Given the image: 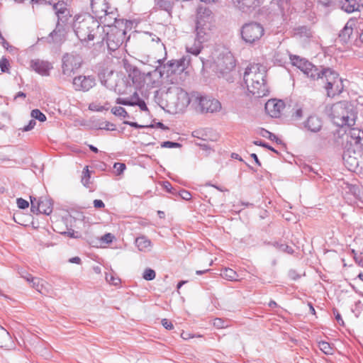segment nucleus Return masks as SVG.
Listing matches in <instances>:
<instances>
[{
    "instance_id": "6e6d98bb",
    "label": "nucleus",
    "mask_w": 363,
    "mask_h": 363,
    "mask_svg": "<svg viewBox=\"0 0 363 363\" xmlns=\"http://www.w3.org/2000/svg\"><path fill=\"white\" fill-rule=\"evenodd\" d=\"M114 239V236L111 233H106L105 234L102 238L101 240L106 243H111L112 242L113 240Z\"/></svg>"
},
{
    "instance_id": "c756f323",
    "label": "nucleus",
    "mask_w": 363,
    "mask_h": 363,
    "mask_svg": "<svg viewBox=\"0 0 363 363\" xmlns=\"http://www.w3.org/2000/svg\"><path fill=\"white\" fill-rule=\"evenodd\" d=\"M135 245L138 249L142 252L150 251L152 247V242L150 240L147 239L145 236H141L135 239Z\"/></svg>"
},
{
    "instance_id": "4c0bfd02",
    "label": "nucleus",
    "mask_w": 363,
    "mask_h": 363,
    "mask_svg": "<svg viewBox=\"0 0 363 363\" xmlns=\"http://www.w3.org/2000/svg\"><path fill=\"white\" fill-rule=\"evenodd\" d=\"M106 280L110 284L113 286H118L121 283V279L113 274V273H106Z\"/></svg>"
},
{
    "instance_id": "052dcab7",
    "label": "nucleus",
    "mask_w": 363,
    "mask_h": 363,
    "mask_svg": "<svg viewBox=\"0 0 363 363\" xmlns=\"http://www.w3.org/2000/svg\"><path fill=\"white\" fill-rule=\"evenodd\" d=\"M162 325L167 330H172L174 328L172 322L167 318H164L162 320Z\"/></svg>"
},
{
    "instance_id": "e2e57ef3",
    "label": "nucleus",
    "mask_w": 363,
    "mask_h": 363,
    "mask_svg": "<svg viewBox=\"0 0 363 363\" xmlns=\"http://www.w3.org/2000/svg\"><path fill=\"white\" fill-rule=\"evenodd\" d=\"M164 186L168 192L174 194L175 189L172 187V184L169 182H165L164 183Z\"/></svg>"
},
{
    "instance_id": "0eeeda50",
    "label": "nucleus",
    "mask_w": 363,
    "mask_h": 363,
    "mask_svg": "<svg viewBox=\"0 0 363 363\" xmlns=\"http://www.w3.org/2000/svg\"><path fill=\"white\" fill-rule=\"evenodd\" d=\"M53 9L57 16V24L56 28L50 33L48 39L51 43H60L62 40L63 33L60 29V22L65 23L70 16L69 11L64 1H58L53 5Z\"/></svg>"
},
{
    "instance_id": "1a4fd4ad",
    "label": "nucleus",
    "mask_w": 363,
    "mask_h": 363,
    "mask_svg": "<svg viewBox=\"0 0 363 363\" xmlns=\"http://www.w3.org/2000/svg\"><path fill=\"white\" fill-rule=\"evenodd\" d=\"M105 30L101 31V34L104 37L106 40V44L108 49L111 50H116L122 43L125 37V29L120 28V26H115L111 27L106 33Z\"/></svg>"
},
{
    "instance_id": "a19ab883",
    "label": "nucleus",
    "mask_w": 363,
    "mask_h": 363,
    "mask_svg": "<svg viewBox=\"0 0 363 363\" xmlns=\"http://www.w3.org/2000/svg\"><path fill=\"white\" fill-rule=\"evenodd\" d=\"M261 134L263 137L267 138L270 140H275L277 143L281 142V140L277 137V135L265 129H262Z\"/></svg>"
},
{
    "instance_id": "de8ad7c7",
    "label": "nucleus",
    "mask_w": 363,
    "mask_h": 363,
    "mask_svg": "<svg viewBox=\"0 0 363 363\" xmlns=\"http://www.w3.org/2000/svg\"><path fill=\"white\" fill-rule=\"evenodd\" d=\"M279 250L284 252H286L289 255L293 254L294 252L291 247H290L284 243H282L281 245H279Z\"/></svg>"
},
{
    "instance_id": "4d7b16f0",
    "label": "nucleus",
    "mask_w": 363,
    "mask_h": 363,
    "mask_svg": "<svg viewBox=\"0 0 363 363\" xmlns=\"http://www.w3.org/2000/svg\"><path fill=\"white\" fill-rule=\"evenodd\" d=\"M18 273H19L20 276L22 278L25 279L28 283L33 278V276L30 274H29L28 272H26L25 270H21Z\"/></svg>"
},
{
    "instance_id": "f8f14e48",
    "label": "nucleus",
    "mask_w": 363,
    "mask_h": 363,
    "mask_svg": "<svg viewBox=\"0 0 363 363\" xmlns=\"http://www.w3.org/2000/svg\"><path fill=\"white\" fill-rule=\"evenodd\" d=\"M167 96H176L177 101L173 102L174 106L182 110L184 108L189 106L191 101H192V94L191 96L189 94L180 87H174L168 89L167 93Z\"/></svg>"
},
{
    "instance_id": "39448f33",
    "label": "nucleus",
    "mask_w": 363,
    "mask_h": 363,
    "mask_svg": "<svg viewBox=\"0 0 363 363\" xmlns=\"http://www.w3.org/2000/svg\"><path fill=\"white\" fill-rule=\"evenodd\" d=\"M215 64L219 77H223L228 82L234 81L233 72L235 67V60L230 52L220 53L215 60Z\"/></svg>"
},
{
    "instance_id": "58836bf2",
    "label": "nucleus",
    "mask_w": 363,
    "mask_h": 363,
    "mask_svg": "<svg viewBox=\"0 0 363 363\" xmlns=\"http://www.w3.org/2000/svg\"><path fill=\"white\" fill-rule=\"evenodd\" d=\"M30 116L32 118L38 120L40 122H44L46 121L45 115L42 113L39 109H33L31 111Z\"/></svg>"
},
{
    "instance_id": "09e8293b",
    "label": "nucleus",
    "mask_w": 363,
    "mask_h": 363,
    "mask_svg": "<svg viewBox=\"0 0 363 363\" xmlns=\"http://www.w3.org/2000/svg\"><path fill=\"white\" fill-rule=\"evenodd\" d=\"M181 145L178 143L172 142V141H165L162 143L161 147H166V148H174V147H180Z\"/></svg>"
},
{
    "instance_id": "3c124183",
    "label": "nucleus",
    "mask_w": 363,
    "mask_h": 363,
    "mask_svg": "<svg viewBox=\"0 0 363 363\" xmlns=\"http://www.w3.org/2000/svg\"><path fill=\"white\" fill-rule=\"evenodd\" d=\"M254 144L256 145H258V146H262V147H266L276 153L278 154V151L276 150L275 149H274L272 147H271L270 145H269L267 143L262 141V140H255L254 141Z\"/></svg>"
},
{
    "instance_id": "423d86ee",
    "label": "nucleus",
    "mask_w": 363,
    "mask_h": 363,
    "mask_svg": "<svg viewBox=\"0 0 363 363\" xmlns=\"http://www.w3.org/2000/svg\"><path fill=\"white\" fill-rule=\"evenodd\" d=\"M192 103L196 104V108L201 113H216L221 110L220 102L212 96L203 95L199 92L192 93Z\"/></svg>"
},
{
    "instance_id": "c85d7f7f",
    "label": "nucleus",
    "mask_w": 363,
    "mask_h": 363,
    "mask_svg": "<svg viewBox=\"0 0 363 363\" xmlns=\"http://www.w3.org/2000/svg\"><path fill=\"white\" fill-rule=\"evenodd\" d=\"M13 345V342L9 333L0 325V347L10 348Z\"/></svg>"
},
{
    "instance_id": "bf43d9fd",
    "label": "nucleus",
    "mask_w": 363,
    "mask_h": 363,
    "mask_svg": "<svg viewBox=\"0 0 363 363\" xmlns=\"http://www.w3.org/2000/svg\"><path fill=\"white\" fill-rule=\"evenodd\" d=\"M274 1H276L277 5L281 10H284L287 6L288 3L289 2L290 0H274Z\"/></svg>"
},
{
    "instance_id": "412c9836",
    "label": "nucleus",
    "mask_w": 363,
    "mask_h": 363,
    "mask_svg": "<svg viewBox=\"0 0 363 363\" xmlns=\"http://www.w3.org/2000/svg\"><path fill=\"white\" fill-rule=\"evenodd\" d=\"M111 7L108 0H91V8L95 18H101V15H104V12Z\"/></svg>"
},
{
    "instance_id": "393cba45",
    "label": "nucleus",
    "mask_w": 363,
    "mask_h": 363,
    "mask_svg": "<svg viewBox=\"0 0 363 363\" xmlns=\"http://www.w3.org/2000/svg\"><path fill=\"white\" fill-rule=\"evenodd\" d=\"M304 126L308 130L316 133L319 131L322 127L321 120L315 116H309L304 123Z\"/></svg>"
},
{
    "instance_id": "aec40b11",
    "label": "nucleus",
    "mask_w": 363,
    "mask_h": 363,
    "mask_svg": "<svg viewBox=\"0 0 363 363\" xmlns=\"http://www.w3.org/2000/svg\"><path fill=\"white\" fill-rule=\"evenodd\" d=\"M189 61L185 57H182L178 60H170L164 66V69H167V74L180 73L184 71Z\"/></svg>"
},
{
    "instance_id": "ddd939ff",
    "label": "nucleus",
    "mask_w": 363,
    "mask_h": 363,
    "mask_svg": "<svg viewBox=\"0 0 363 363\" xmlns=\"http://www.w3.org/2000/svg\"><path fill=\"white\" fill-rule=\"evenodd\" d=\"M31 211L37 213H43L50 215L52 212V202L50 199L46 197H40L37 199L35 197L30 196Z\"/></svg>"
},
{
    "instance_id": "ea45409f",
    "label": "nucleus",
    "mask_w": 363,
    "mask_h": 363,
    "mask_svg": "<svg viewBox=\"0 0 363 363\" xmlns=\"http://www.w3.org/2000/svg\"><path fill=\"white\" fill-rule=\"evenodd\" d=\"M155 272L150 268H147L145 269L143 274V278L147 281H151L155 278Z\"/></svg>"
},
{
    "instance_id": "f257e3e1",
    "label": "nucleus",
    "mask_w": 363,
    "mask_h": 363,
    "mask_svg": "<svg viewBox=\"0 0 363 363\" xmlns=\"http://www.w3.org/2000/svg\"><path fill=\"white\" fill-rule=\"evenodd\" d=\"M73 29L82 42H89L97 38L104 40V37L101 34V31H104V28L99 26V21L90 14L84 13L75 16Z\"/></svg>"
},
{
    "instance_id": "37998d69",
    "label": "nucleus",
    "mask_w": 363,
    "mask_h": 363,
    "mask_svg": "<svg viewBox=\"0 0 363 363\" xmlns=\"http://www.w3.org/2000/svg\"><path fill=\"white\" fill-rule=\"evenodd\" d=\"M9 62L7 59L2 57L0 60V68L2 72H8Z\"/></svg>"
},
{
    "instance_id": "4be33fe9",
    "label": "nucleus",
    "mask_w": 363,
    "mask_h": 363,
    "mask_svg": "<svg viewBox=\"0 0 363 363\" xmlns=\"http://www.w3.org/2000/svg\"><path fill=\"white\" fill-rule=\"evenodd\" d=\"M328 70H331V69L323 67L319 69L312 64V67H309L305 74L312 79H321L323 82L328 75Z\"/></svg>"
},
{
    "instance_id": "bb28decb",
    "label": "nucleus",
    "mask_w": 363,
    "mask_h": 363,
    "mask_svg": "<svg viewBox=\"0 0 363 363\" xmlns=\"http://www.w3.org/2000/svg\"><path fill=\"white\" fill-rule=\"evenodd\" d=\"M196 18V22L201 20L203 23H210L212 24V12L208 8L200 6L197 11Z\"/></svg>"
},
{
    "instance_id": "79ce46f5",
    "label": "nucleus",
    "mask_w": 363,
    "mask_h": 363,
    "mask_svg": "<svg viewBox=\"0 0 363 363\" xmlns=\"http://www.w3.org/2000/svg\"><path fill=\"white\" fill-rule=\"evenodd\" d=\"M135 106H138L139 108H140L141 111H148V108L144 100L141 99L139 96V95H138V97H136V99H135Z\"/></svg>"
},
{
    "instance_id": "f03ea898",
    "label": "nucleus",
    "mask_w": 363,
    "mask_h": 363,
    "mask_svg": "<svg viewBox=\"0 0 363 363\" xmlns=\"http://www.w3.org/2000/svg\"><path fill=\"white\" fill-rule=\"evenodd\" d=\"M267 69L260 64L248 66L244 72L243 79L249 92L257 98L268 94L266 83Z\"/></svg>"
},
{
    "instance_id": "49530a36",
    "label": "nucleus",
    "mask_w": 363,
    "mask_h": 363,
    "mask_svg": "<svg viewBox=\"0 0 363 363\" xmlns=\"http://www.w3.org/2000/svg\"><path fill=\"white\" fill-rule=\"evenodd\" d=\"M113 167L116 169V172L118 175L122 174L126 168L124 163L120 162L115 163Z\"/></svg>"
},
{
    "instance_id": "9d476101",
    "label": "nucleus",
    "mask_w": 363,
    "mask_h": 363,
    "mask_svg": "<svg viewBox=\"0 0 363 363\" xmlns=\"http://www.w3.org/2000/svg\"><path fill=\"white\" fill-rule=\"evenodd\" d=\"M328 75L323 82L325 84V89L327 91V95L329 97H333L342 93L344 86L342 80L339 77V74L333 71L328 70Z\"/></svg>"
},
{
    "instance_id": "4468645a",
    "label": "nucleus",
    "mask_w": 363,
    "mask_h": 363,
    "mask_svg": "<svg viewBox=\"0 0 363 363\" xmlns=\"http://www.w3.org/2000/svg\"><path fill=\"white\" fill-rule=\"evenodd\" d=\"M118 13L117 9L115 7H110L107 12H104V15H101V18H98L97 20L101 23L104 24L105 27L111 28L115 26H123V21L121 19H118Z\"/></svg>"
},
{
    "instance_id": "680f3d73",
    "label": "nucleus",
    "mask_w": 363,
    "mask_h": 363,
    "mask_svg": "<svg viewBox=\"0 0 363 363\" xmlns=\"http://www.w3.org/2000/svg\"><path fill=\"white\" fill-rule=\"evenodd\" d=\"M125 124L129 125L130 126L135 128H147L148 126L139 125L135 122H130V121H125ZM149 127H153V125H150Z\"/></svg>"
},
{
    "instance_id": "72a5a7b5",
    "label": "nucleus",
    "mask_w": 363,
    "mask_h": 363,
    "mask_svg": "<svg viewBox=\"0 0 363 363\" xmlns=\"http://www.w3.org/2000/svg\"><path fill=\"white\" fill-rule=\"evenodd\" d=\"M220 275L222 277L229 281H237L238 279V275L237 272L230 268L223 269L221 271Z\"/></svg>"
},
{
    "instance_id": "473e14b6",
    "label": "nucleus",
    "mask_w": 363,
    "mask_h": 363,
    "mask_svg": "<svg viewBox=\"0 0 363 363\" xmlns=\"http://www.w3.org/2000/svg\"><path fill=\"white\" fill-rule=\"evenodd\" d=\"M125 69L128 72V77L132 79L133 82H138L140 75V70L137 67H132L130 65H128V66L125 65Z\"/></svg>"
},
{
    "instance_id": "a211bd4d",
    "label": "nucleus",
    "mask_w": 363,
    "mask_h": 363,
    "mask_svg": "<svg viewBox=\"0 0 363 363\" xmlns=\"http://www.w3.org/2000/svg\"><path fill=\"white\" fill-rule=\"evenodd\" d=\"M284 108V101L275 99L269 100L264 107L266 112L272 118L279 117Z\"/></svg>"
},
{
    "instance_id": "a878e982",
    "label": "nucleus",
    "mask_w": 363,
    "mask_h": 363,
    "mask_svg": "<svg viewBox=\"0 0 363 363\" xmlns=\"http://www.w3.org/2000/svg\"><path fill=\"white\" fill-rule=\"evenodd\" d=\"M341 9L348 13L359 11V4L357 0H339Z\"/></svg>"
},
{
    "instance_id": "dca6fc26",
    "label": "nucleus",
    "mask_w": 363,
    "mask_h": 363,
    "mask_svg": "<svg viewBox=\"0 0 363 363\" xmlns=\"http://www.w3.org/2000/svg\"><path fill=\"white\" fill-rule=\"evenodd\" d=\"M361 155L362 148L359 149L357 152L354 150H352L351 148H348L344 151L342 159L345 164L350 170L354 171L355 169L359 167V161L358 157H360Z\"/></svg>"
},
{
    "instance_id": "5701e85b",
    "label": "nucleus",
    "mask_w": 363,
    "mask_h": 363,
    "mask_svg": "<svg viewBox=\"0 0 363 363\" xmlns=\"http://www.w3.org/2000/svg\"><path fill=\"white\" fill-rule=\"evenodd\" d=\"M350 137L349 142L357 146V149L363 147V132L357 128H351L347 133Z\"/></svg>"
},
{
    "instance_id": "864d4df0",
    "label": "nucleus",
    "mask_w": 363,
    "mask_h": 363,
    "mask_svg": "<svg viewBox=\"0 0 363 363\" xmlns=\"http://www.w3.org/2000/svg\"><path fill=\"white\" fill-rule=\"evenodd\" d=\"M288 276L292 280H297L301 277V275L295 269H290Z\"/></svg>"
},
{
    "instance_id": "8fccbe9b",
    "label": "nucleus",
    "mask_w": 363,
    "mask_h": 363,
    "mask_svg": "<svg viewBox=\"0 0 363 363\" xmlns=\"http://www.w3.org/2000/svg\"><path fill=\"white\" fill-rule=\"evenodd\" d=\"M16 203H17L18 207L21 209H25V208H28L29 206L28 202L22 198L17 199Z\"/></svg>"
},
{
    "instance_id": "6e6552de",
    "label": "nucleus",
    "mask_w": 363,
    "mask_h": 363,
    "mask_svg": "<svg viewBox=\"0 0 363 363\" xmlns=\"http://www.w3.org/2000/svg\"><path fill=\"white\" fill-rule=\"evenodd\" d=\"M240 33L242 39L245 43L252 44L263 36L264 29L262 24L257 22H250L242 26Z\"/></svg>"
},
{
    "instance_id": "774afa93",
    "label": "nucleus",
    "mask_w": 363,
    "mask_h": 363,
    "mask_svg": "<svg viewBox=\"0 0 363 363\" xmlns=\"http://www.w3.org/2000/svg\"><path fill=\"white\" fill-rule=\"evenodd\" d=\"M302 110L301 108H298L296 111V112L294 113V116L296 118H300L302 117Z\"/></svg>"
},
{
    "instance_id": "6ab92c4d",
    "label": "nucleus",
    "mask_w": 363,
    "mask_h": 363,
    "mask_svg": "<svg viewBox=\"0 0 363 363\" xmlns=\"http://www.w3.org/2000/svg\"><path fill=\"white\" fill-rule=\"evenodd\" d=\"M231 2L242 13H250L260 4L259 0H231Z\"/></svg>"
},
{
    "instance_id": "a18cd8bd",
    "label": "nucleus",
    "mask_w": 363,
    "mask_h": 363,
    "mask_svg": "<svg viewBox=\"0 0 363 363\" xmlns=\"http://www.w3.org/2000/svg\"><path fill=\"white\" fill-rule=\"evenodd\" d=\"M99 128L106 130H114L116 125L110 122L105 121L101 124Z\"/></svg>"
},
{
    "instance_id": "7ed1b4c3",
    "label": "nucleus",
    "mask_w": 363,
    "mask_h": 363,
    "mask_svg": "<svg viewBox=\"0 0 363 363\" xmlns=\"http://www.w3.org/2000/svg\"><path fill=\"white\" fill-rule=\"evenodd\" d=\"M334 123L338 126L354 125L356 113L347 101H339L331 106L330 113Z\"/></svg>"
},
{
    "instance_id": "0e129e2a",
    "label": "nucleus",
    "mask_w": 363,
    "mask_h": 363,
    "mask_svg": "<svg viewBox=\"0 0 363 363\" xmlns=\"http://www.w3.org/2000/svg\"><path fill=\"white\" fill-rule=\"evenodd\" d=\"M104 203L103 202V201L100 200V199H95L94 201V206L96 208H103L104 207Z\"/></svg>"
},
{
    "instance_id": "cd10ccee",
    "label": "nucleus",
    "mask_w": 363,
    "mask_h": 363,
    "mask_svg": "<svg viewBox=\"0 0 363 363\" xmlns=\"http://www.w3.org/2000/svg\"><path fill=\"white\" fill-rule=\"evenodd\" d=\"M353 33L352 23L348 21L339 33V39L342 43H347Z\"/></svg>"
},
{
    "instance_id": "2f4dec72",
    "label": "nucleus",
    "mask_w": 363,
    "mask_h": 363,
    "mask_svg": "<svg viewBox=\"0 0 363 363\" xmlns=\"http://www.w3.org/2000/svg\"><path fill=\"white\" fill-rule=\"evenodd\" d=\"M294 35L300 38H309L312 37V32L307 26H299L294 29Z\"/></svg>"
},
{
    "instance_id": "f704fd0d",
    "label": "nucleus",
    "mask_w": 363,
    "mask_h": 363,
    "mask_svg": "<svg viewBox=\"0 0 363 363\" xmlns=\"http://www.w3.org/2000/svg\"><path fill=\"white\" fill-rule=\"evenodd\" d=\"M138 93L135 92L129 98H118L116 99V104L125 105V106H135V99L138 97Z\"/></svg>"
},
{
    "instance_id": "f3484780",
    "label": "nucleus",
    "mask_w": 363,
    "mask_h": 363,
    "mask_svg": "<svg viewBox=\"0 0 363 363\" xmlns=\"http://www.w3.org/2000/svg\"><path fill=\"white\" fill-rule=\"evenodd\" d=\"M30 67L36 73L45 77L50 75V71L53 68L52 63L40 59L32 60L30 62Z\"/></svg>"
},
{
    "instance_id": "9b49d317",
    "label": "nucleus",
    "mask_w": 363,
    "mask_h": 363,
    "mask_svg": "<svg viewBox=\"0 0 363 363\" xmlns=\"http://www.w3.org/2000/svg\"><path fill=\"white\" fill-rule=\"evenodd\" d=\"M62 61V74L68 77L72 76L74 71L81 67L82 62V57L79 55L73 53L65 54Z\"/></svg>"
},
{
    "instance_id": "e433bc0d",
    "label": "nucleus",
    "mask_w": 363,
    "mask_h": 363,
    "mask_svg": "<svg viewBox=\"0 0 363 363\" xmlns=\"http://www.w3.org/2000/svg\"><path fill=\"white\" fill-rule=\"evenodd\" d=\"M111 113L116 116H121L123 118L128 117V114L125 109L121 106H115L111 108Z\"/></svg>"
},
{
    "instance_id": "20e7f679",
    "label": "nucleus",
    "mask_w": 363,
    "mask_h": 363,
    "mask_svg": "<svg viewBox=\"0 0 363 363\" xmlns=\"http://www.w3.org/2000/svg\"><path fill=\"white\" fill-rule=\"evenodd\" d=\"M212 24L210 23H203L201 20L196 22V38L194 43H188L186 45V52L195 56H197L203 48L202 43L208 41L211 36Z\"/></svg>"
},
{
    "instance_id": "c03bdc74",
    "label": "nucleus",
    "mask_w": 363,
    "mask_h": 363,
    "mask_svg": "<svg viewBox=\"0 0 363 363\" xmlns=\"http://www.w3.org/2000/svg\"><path fill=\"white\" fill-rule=\"evenodd\" d=\"M90 175L88 169V167H86L83 171V176L82 177V182L84 186H86L89 184Z\"/></svg>"
},
{
    "instance_id": "b1692460",
    "label": "nucleus",
    "mask_w": 363,
    "mask_h": 363,
    "mask_svg": "<svg viewBox=\"0 0 363 363\" xmlns=\"http://www.w3.org/2000/svg\"><path fill=\"white\" fill-rule=\"evenodd\" d=\"M290 60L292 65L297 67L304 74L309 69V67H312V63L298 56L290 55Z\"/></svg>"
},
{
    "instance_id": "338daca9",
    "label": "nucleus",
    "mask_w": 363,
    "mask_h": 363,
    "mask_svg": "<svg viewBox=\"0 0 363 363\" xmlns=\"http://www.w3.org/2000/svg\"><path fill=\"white\" fill-rule=\"evenodd\" d=\"M69 262L70 263H75V264H80L81 263V259L79 257H74L69 259Z\"/></svg>"
},
{
    "instance_id": "5fc2aeb1",
    "label": "nucleus",
    "mask_w": 363,
    "mask_h": 363,
    "mask_svg": "<svg viewBox=\"0 0 363 363\" xmlns=\"http://www.w3.org/2000/svg\"><path fill=\"white\" fill-rule=\"evenodd\" d=\"M35 125H36L35 121L34 119H32L29 121L28 125H25L22 128V130L24 132L29 131V130L33 129Z\"/></svg>"
},
{
    "instance_id": "603ef678",
    "label": "nucleus",
    "mask_w": 363,
    "mask_h": 363,
    "mask_svg": "<svg viewBox=\"0 0 363 363\" xmlns=\"http://www.w3.org/2000/svg\"><path fill=\"white\" fill-rule=\"evenodd\" d=\"M179 195L182 197V199L186 201H189L191 199V193L185 189L179 191Z\"/></svg>"
},
{
    "instance_id": "2eb2a0df",
    "label": "nucleus",
    "mask_w": 363,
    "mask_h": 363,
    "mask_svg": "<svg viewBox=\"0 0 363 363\" xmlns=\"http://www.w3.org/2000/svg\"><path fill=\"white\" fill-rule=\"evenodd\" d=\"M73 86L76 91H88L96 84L94 76L79 75L73 79Z\"/></svg>"
},
{
    "instance_id": "13d9d810",
    "label": "nucleus",
    "mask_w": 363,
    "mask_h": 363,
    "mask_svg": "<svg viewBox=\"0 0 363 363\" xmlns=\"http://www.w3.org/2000/svg\"><path fill=\"white\" fill-rule=\"evenodd\" d=\"M213 325L218 328H223L226 326L225 322L221 318H216L213 320Z\"/></svg>"
},
{
    "instance_id": "69168bd1",
    "label": "nucleus",
    "mask_w": 363,
    "mask_h": 363,
    "mask_svg": "<svg viewBox=\"0 0 363 363\" xmlns=\"http://www.w3.org/2000/svg\"><path fill=\"white\" fill-rule=\"evenodd\" d=\"M318 1L324 7H329L332 4V0H318Z\"/></svg>"
},
{
    "instance_id": "7c9ffc66",
    "label": "nucleus",
    "mask_w": 363,
    "mask_h": 363,
    "mask_svg": "<svg viewBox=\"0 0 363 363\" xmlns=\"http://www.w3.org/2000/svg\"><path fill=\"white\" fill-rule=\"evenodd\" d=\"M29 284L31 285L33 288H34L40 294H45L46 291L45 284H46V282L44 280L40 279V278L38 277H33Z\"/></svg>"
},
{
    "instance_id": "c9c22d12",
    "label": "nucleus",
    "mask_w": 363,
    "mask_h": 363,
    "mask_svg": "<svg viewBox=\"0 0 363 363\" xmlns=\"http://www.w3.org/2000/svg\"><path fill=\"white\" fill-rule=\"evenodd\" d=\"M319 349L325 354H332L333 353V348L327 342H320L318 343Z\"/></svg>"
}]
</instances>
